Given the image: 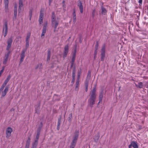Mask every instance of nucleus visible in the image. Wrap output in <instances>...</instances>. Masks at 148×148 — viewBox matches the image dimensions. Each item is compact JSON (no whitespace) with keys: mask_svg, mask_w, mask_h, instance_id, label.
Masks as SVG:
<instances>
[{"mask_svg":"<svg viewBox=\"0 0 148 148\" xmlns=\"http://www.w3.org/2000/svg\"><path fill=\"white\" fill-rule=\"evenodd\" d=\"M96 92L95 87H94L91 91L90 98L88 100L89 106L91 108L92 107L93 104L95 103L96 97Z\"/></svg>","mask_w":148,"mask_h":148,"instance_id":"nucleus-1","label":"nucleus"},{"mask_svg":"<svg viewBox=\"0 0 148 148\" xmlns=\"http://www.w3.org/2000/svg\"><path fill=\"white\" fill-rule=\"evenodd\" d=\"M58 24V21L56 20L55 13L53 12L52 13L51 15V25L52 27H54V32L56 31Z\"/></svg>","mask_w":148,"mask_h":148,"instance_id":"nucleus-2","label":"nucleus"},{"mask_svg":"<svg viewBox=\"0 0 148 148\" xmlns=\"http://www.w3.org/2000/svg\"><path fill=\"white\" fill-rule=\"evenodd\" d=\"M78 135L79 132L78 131L75 132L73 139L71 144L69 148H74L75 147L78 138Z\"/></svg>","mask_w":148,"mask_h":148,"instance_id":"nucleus-3","label":"nucleus"},{"mask_svg":"<svg viewBox=\"0 0 148 148\" xmlns=\"http://www.w3.org/2000/svg\"><path fill=\"white\" fill-rule=\"evenodd\" d=\"M8 32V27L7 22V21L5 22L3 26V29L2 32L3 36L4 37H5L7 35Z\"/></svg>","mask_w":148,"mask_h":148,"instance_id":"nucleus-4","label":"nucleus"},{"mask_svg":"<svg viewBox=\"0 0 148 148\" xmlns=\"http://www.w3.org/2000/svg\"><path fill=\"white\" fill-rule=\"evenodd\" d=\"M26 51V49H23L21 51L20 56L21 57L20 61V63H21L23 61L25 56V53Z\"/></svg>","mask_w":148,"mask_h":148,"instance_id":"nucleus-5","label":"nucleus"},{"mask_svg":"<svg viewBox=\"0 0 148 148\" xmlns=\"http://www.w3.org/2000/svg\"><path fill=\"white\" fill-rule=\"evenodd\" d=\"M12 131V129L11 127H8L7 128L6 131V138H8L11 136Z\"/></svg>","mask_w":148,"mask_h":148,"instance_id":"nucleus-6","label":"nucleus"},{"mask_svg":"<svg viewBox=\"0 0 148 148\" xmlns=\"http://www.w3.org/2000/svg\"><path fill=\"white\" fill-rule=\"evenodd\" d=\"M105 46L104 45L102 47L101 49V60L102 61L103 60L105 57Z\"/></svg>","mask_w":148,"mask_h":148,"instance_id":"nucleus-7","label":"nucleus"},{"mask_svg":"<svg viewBox=\"0 0 148 148\" xmlns=\"http://www.w3.org/2000/svg\"><path fill=\"white\" fill-rule=\"evenodd\" d=\"M9 87L7 86L5 87L4 89L1 91V97H4L6 95L7 92L8 91Z\"/></svg>","mask_w":148,"mask_h":148,"instance_id":"nucleus-8","label":"nucleus"},{"mask_svg":"<svg viewBox=\"0 0 148 148\" xmlns=\"http://www.w3.org/2000/svg\"><path fill=\"white\" fill-rule=\"evenodd\" d=\"M42 123L41 122L39 127L38 128L37 133L36 135V140H38L39 136L40 134V130H41V129L42 127Z\"/></svg>","mask_w":148,"mask_h":148,"instance_id":"nucleus-9","label":"nucleus"},{"mask_svg":"<svg viewBox=\"0 0 148 148\" xmlns=\"http://www.w3.org/2000/svg\"><path fill=\"white\" fill-rule=\"evenodd\" d=\"M47 23H46L44 25L42 28V33L41 34V38H43V36H44L46 31L47 27Z\"/></svg>","mask_w":148,"mask_h":148,"instance_id":"nucleus-10","label":"nucleus"},{"mask_svg":"<svg viewBox=\"0 0 148 148\" xmlns=\"http://www.w3.org/2000/svg\"><path fill=\"white\" fill-rule=\"evenodd\" d=\"M69 50V47L68 45H66L64 48V51L63 54V58L66 57L67 54Z\"/></svg>","mask_w":148,"mask_h":148,"instance_id":"nucleus-11","label":"nucleus"},{"mask_svg":"<svg viewBox=\"0 0 148 148\" xmlns=\"http://www.w3.org/2000/svg\"><path fill=\"white\" fill-rule=\"evenodd\" d=\"M77 5L79 8L80 13H83V6L81 1H79V3H78Z\"/></svg>","mask_w":148,"mask_h":148,"instance_id":"nucleus-12","label":"nucleus"},{"mask_svg":"<svg viewBox=\"0 0 148 148\" xmlns=\"http://www.w3.org/2000/svg\"><path fill=\"white\" fill-rule=\"evenodd\" d=\"M130 145H131V146H132L134 148H138V146L137 145V144L136 142H135L134 141H132L131 142Z\"/></svg>","mask_w":148,"mask_h":148,"instance_id":"nucleus-13","label":"nucleus"},{"mask_svg":"<svg viewBox=\"0 0 148 148\" xmlns=\"http://www.w3.org/2000/svg\"><path fill=\"white\" fill-rule=\"evenodd\" d=\"M101 14L102 15H105L106 14L107 12V10L103 6H102L101 7Z\"/></svg>","mask_w":148,"mask_h":148,"instance_id":"nucleus-14","label":"nucleus"},{"mask_svg":"<svg viewBox=\"0 0 148 148\" xmlns=\"http://www.w3.org/2000/svg\"><path fill=\"white\" fill-rule=\"evenodd\" d=\"M14 17L16 18L17 16V6L16 3L14 4Z\"/></svg>","mask_w":148,"mask_h":148,"instance_id":"nucleus-15","label":"nucleus"},{"mask_svg":"<svg viewBox=\"0 0 148 148\" xmlns=\"http://www.w3.org/2000/svg\"><path fill=\"white\" fill-rule=\"evenodd\" d=\"M19 8L18 9V12H20L21 10V8L23 6V0H19Z\"/></svg>","mask_w":148,"mask_h":148,"instance_id":"nucleus-16","label":"nucleus"},{"mask_svg":"<svg viewBox=\"0 0 148 148\" xmlns=\"http://www.w3.org/2000/svg\"><path fill=\"white\" fill-rule=\"evenodd\" d=\"M75 70H74L72 72V79L71 80V83H72L73 84L74 82L75 81Z\"/></svg>","mask_w":148,"mask_h":148,"instance_id":"nucleus-17","label":"nucleus"},{"mask_svg":"<svg viewBox=\"0 0 148 148\" xmlns=\"http://www.w3.org/2000/svg\"><path fill=\"white\" fill-rule=\"evenodd\" d=\"M76 49H75L74 51V52L73 54L72 58L71 59L72 62H74L75 61V54H76Z\"/></svg>","mask_w":148,"mask_h":148,"instance_id":"nucleus-18","label":"nucleus"},{"mask_svg":"<svg viewBox=\"0 0 148 148\" xmlns=\"http://www.w3.org/2000/svg\"><path fill=\"white\" fill-rule=\"evenodd\" d=\"M103 91H101V92H100L99 95V101L98 103H99L100 101H102V98L103 97Z\"/></svg>","mask_w":148,"mask_h":148,"instance_id":"nucleus-19","label":"nucleus"},{"mask_svg":"<svg viewBox=\"0 0 148 148\" xmlns=\"http://www.w3.org/2000/svg\"><path fill=\"white\" fill-rule=\"evenodd\" d=\"M135 84L137 87L139 88H142L143 86V83L142 82H140L138 83V84Z\"/></svg>","mask_w":148,"mask_h":148,"instance_id":"nucleus-20","label":"nucleus"},{"mask_svg":"<svg viewBox=\"0 0 148 148\" xmlns=\"http://www.w3.org/2000/svg\"><path fill=\"white\" fill-rule=\"evenodd\" d=\"M99 134H98L96 135H95V137L94 138L95 141V142H97L98 141V140L99 138Z\"/></svg>","mask_w":148,"mask_h":148,"instance_id":"nucleus-21","label":"nucleus"},{"mask_svg":"<svg viewBox=\"0 0 148 148\" xmlns=\"http://www.w3.org/2000/svg\"><path fill=\"white\" fill-rule=\"evenodd\" d=\"M38 140H35L34 142L32 144V147L36 148L38 144Z\"/></svg>","mask_w":148,"mask_h":148,"instance_id":"nucleus-22","label":"nucleus"},{"mask_svg":"<svg viewBox=\"0 0 148 148\" xmlns=\"http://www.w3.org/2000/svg\"><path fill=\"white\" fill-rule=\"evenodd\" d=\"M8 58L5 57H4L3 61V64H5L7 63V62L8 60Z\"/></svg>","mask_w":148,"mask_h":148,"instance_id":"nucleus-23","label":"nucleus"},{"mask_svg":"<svg viewBox=\"0 0 148 148\" xmlns=\"http://www.w3.org/2000/svg\"><path fill=\"white\" fill-rule=\"evenodd\" d=\"M12 42V38H9L7 40V44L8 45H11Z\"/></svg>","mask_w":148,"mask_h":148,"instance_id":"nucleus-24","label":"nucleus"},{"mask_svg":"<svg viewBox=\"0 0 148 148\" xmlns=\"http://www.w3.org/2000/svg\"><path fill=\"white\" fill-rule=\"evenodd\" d=\"M79 84V81H77L76 83V86L75 88V89L76 90H78V87Z\"/></svg>","mask_w":148,"mask_h":148,"instance_id":"nucleus-25","label":"nucleus"},{"mask_svg":"<svg viewBox=\"0 0 148 148\" xmlns=\"http://www.w3.org/2000/svg\"><path fill=\"white\" fill-rule=\"evenodd\" d=\"M89 82V79L88 78H87L84 83L85 86H88V83Z\"/></svg>","mask_w":148,"mask_h":148,"instance_id":"nucleus-26","label":"nucleus"},{"mask_svg":"<svg viewBox=\"0 0 148 148\" xmlns=\"http://www.w3.org/2000/svg\"><path fill=\"white\" fill-rule=\"evenodd\" d=\"M30 35L31 33H29L27 34L26 41H29V39L30 37Z\"/></svg>","mask_w":148,"mask_h":148,"instance_id":"nucleus-27","label":"nucleus"},{"mask_svg":"<svg viewBox=\"0 0 148 148\" xmlns=\"http://www.w3.org/2000/svg\"><path fill=\"white\" fill-rule=\"evenodd\" d=\"M5 7L6 12L8 11V3H5Z\"/></svg>","mask_w":148,"mask_h":148,"instance_id":"nucleus-28","label":"nucleus"},{"mask_svg":"<svg viewBox=\"0 0 148 148\" xmlns=\"http://www.w3.org/2000/svg\"><path fill=\"white\" fill-rule=\"evenodd\" d=\"M25 49L26 50L27 49V47L29 46V41H26Z\"/></svg>","mask_w":148,"mask_h":148,"instance_id":"nucleus-29","label":"nucleus"},{"mask_svg":"<svg viewBox=\"0 0 148 148\" xmlns=\"http://www.w3.org/2000/svg\"><path fill=\"white\" fill-rule=\"evenodd\" d=\"M5 86V85H4L3 84H2V85L1 86L0 88V93H1V91L3 90Z\"/></svg>","mask_w":148,"mask_h":148,"instance_id":"nucleus-30","label":"nucleus"},{"mask_svg":"<svg viewBox=\"0 0 148 148\" xmlns=\"http://www.w3.org/2000/svg\"><path fill=\"white\" fill-rule=\"evenodd\" d=\"M97 53V50H95L94 52V59H95L96 57V55Z\"/></svg>","mask_w":148,"mask_h":148,"instance_id":"nucleus-31","label":"nucleus"},{"mask_svg":"<svg viewBox=\"0 0 148 148\" xmlns=\"http://www.w3.org/2000/svg\"><path fill=\"white\" fill-rule=\"evenodd\" d=\"M99 46V44L98 42V41H97L96 42V44L95 46V50H97L98 49V47Z\"/></svg>","mask_w":148,"mask_h":148,"instance_id":"nucleus-32","label":"nucleus"},{"mask_svg":"<svg viewBox=\"0 0 148 148\" xmlns=\"http://www.w3.org/2000/svg\"><path fill=\"white\" fill-rule=\"evenodd\" d=\"M10 53V51H9L5 55L4 57L8 58Z\"/></svg>","mask_w":148,"mask_h":148,"instance_id":"nucleus-33","label":"nucleus"},{"mask_svg":"<svg viewBox=\"0 0 148 148\" xmlns=\"http://www.w3.org/2000/svg\"><path fill=\"white\" fill-rule=\"evenodd\" d=\"M60 123H61V119H58V121L57 125H58V126H60Z\"/></svg>","mask_w":148,"mask_h":148,"instance_id":"nucleus-34","label":"nucleus"},{"mask_svg":"<svg viewBox=\"0 0 148 148\" xmlns=\"http://www.w3.org/2000/svg\"><path fill=\"white\" fill-rule=\"evenodd\" d=\"M72 118V114H71L69 115V119L68 120L69 121H71V119Z\"/></svg>","mask_w":148,"mask_h":148,"instance_id":"nucleus-35","label":"nucleus"},{"mask_svg":"<svg viewBox=\"0 0 148 148\" xmlns=\"http://www.w3.org/2000/svg\"><path fill=\"white\" fill-rule=\"evenodd\" d=\"M11 45H8H8L7 46V47H6V50H9L10 48Z\"/></svg>","mask_w":148,"mask_h":148,"instance_id":"nucleus-36","label":"nucleus"},{"mask_svg":"<svg viewBox=\"0 0 148 148\" xmlns=\"http://www.w3.org/2000/svg\"><path fill=\"white\" fill-rule=\"evenodd\" d=\"M30 137H28V139L27 140V141L26 142V143H28L29 144L30 143Z\"/></svg>","mask_w":148,"mask_h":148,"instance_id":"nucleus-37","label":"nucleus"},{"mask_svg":"<svg viewBox=\"0 0 148 148\" xmlns=\"http://www.w3.org/2000/svg\"><path fill=\"white\" fill-rule=\"evenodd\" d=\"M11 76L10 75H9L7 77V78L5 79L9 81V80L10 79Z\"/></svg>","mask_w":148,"mask_h":148,"instance_id":"nucleus-38","label":"nucleus"},{"mask_svg":"<svg viewBox=\"0 0 148 148\" xmlns=\"http://www.w3.org/2000/svg\"><path fill=\"white\" fill-rule=\"evenodd\" d=\"M8 81L7 80L5 79V81H4V83H3V84H4L5 85H6L8 83Z\"/></svg>","mask_w":148,"mask_h":148,"instance_id":"nucleus-39","label":"nucleus"},{"mask_svg":"<svg viewBox=\"0 0 148 148\" xmlns=\"http://www.w3.org/2000/svg\"><path fill=\"white\" fill-rule=\"evenodd\" d=\"M43 20L39 19L38 21L40 24H41L43 23Z\"/></svg>","mask_w":148,"mask_h":148,"instance_id":"nucleus-40","label":"nucleus"},{"mask_svg":"<svg viewBox=\"0 0 148 148\" xmlns=\"http://www.w3.org/2000/svg\"><path fill=\"white\" fill-rule=\"evenodd\" d=\"M73 17H75L76 16V14H75V9L73 10Z\"/></svg>","mask_w":148,"mask_h":148,"instance_id":"nucleus-41","label":"nucleus"},{"mask_svg":"<svg viewBox=\"0 0 148 148\" xmlns=\"http://www.w3.org/2000/svg\"><path fill=\"white\" fill-rule=\"evenodd\" d=\"M50 55H47V61H49L50 60Z\"/></svg>","mask_w":148,"mask_h":148,"instance_id":"nucleus-42","label":"nucleus"},{"mask_svg":"<svg viewBox=\"0 0 148 148\" xmlns=\"http://www.w3.org/2000/svg\"><path fill=\"white\" fill-rule=\"evenodd\" d=\"M29 144L28 143H26V145L25 147V148H29Z\"/></svg>","mask_w":148,"mask_h":148,"instance_id":"nucleus-43","label":"nucleus"},{"mask_svg":"<svg viewBox=\"0 0 148 148\" xmlns=\"http://www.w3.org/2000/svg\"><path fill=\"white\" fill-rule=\"evenodd\" d=\"M73 21L74 23H75L76 21V17H73Z\"/></svg>","mask_w":148,"mask_h":148,"instance_id":"nucleus-44","label":"nucleus"},{"mask_svg":"<svg viewBox=\"0 0 148 148\" xmlns=\"http://www.w3.org/2000/svg\"><path fill=\"white\" fill-rule=\"evenodd\" d=\"M39 17H43V14L41 12H40Z\"/></svg>","mask_w":148,"mask_h":148,"instance_id":"nucleus-45","label":"nucleus"},{"mask_svg":"<svg viewBox=\"0 0 148 148\" xmlns=\"http://www.w3.org/2000/svg\"><path fill=\"white\" fill-rule=\"evenodd\" d=\"M51 54V51L49 49H48L47 51V55H50Z\"/></svg>","mask_w":148,"mask_h":148,"instance_id":"nucleus-46","label":"nucleus"},{"mask_svg":"<svg viewBox=\"0 0 148 148\" xmlns=\"http://www.w3.org/2000/svg\"><path fill=\"white\" fill-rule=\"evenodd\" d=\"M80 74H78L77 81H79V78H80Z\"/></svg>","mask_w":148,"mask_h":148,"instance_id":"nucleus-47","label":"nucleus"},{"mask_svg":"<svg viewBox=\"0 0 148 148\" xmlns=\"http://www.w3.org/2000/svg\"><path fill=\"white\" fill-rule=\"evenodd\" d=\"M138 2L139 4H141L142 3V0H138Z\"/></svg>","mask_w":148,"mask_h":148,"instance_id":"nucleus-48","label":"nucleus"},{"mask_svg":"<svg viewBox=\"0 0 148 148\" xmlns=\"http://www.w3.org/2000/svg\"><path fill=\"white\" fill-rule=\"evenodd\" d=\"M5 3H8L9 0H4Z\"/></svg>","mask_w":148,"mask_h":148,"instance_id":"nucleus-49","label":"nucleus"},{"mask_svg":"<svg viewBox=\"0 0 148 148\" xmlns=\"http://www.w3.org/2000/svg\"><path fill=\"white\" fill-rule=\"evenodd\" d=\"M88 76L89 77H90V72L89 71L88 72V75H87V77Z\"/></svg>","mask_w":148,"mask_h":148,"instance_id":"nucleus-50","label":"nucleus"},{"mask_svg":"<svg viewBox=\"0 0 148 148\" xmlns=\"http://www.w3.org/2000/svg\"><path fill=\"white\" fill-rule=\"evenodd\" d=\"M85 86V91L87 92L88 90V86Z\"/></svg>","mask_w":148,"mask_h":148,"instance_id":"nucleus-51","label":"nucleus"},{"mask_svg":"<svg viewBox=\"0 0 148 148\" xmlns=\"http://www.w3.org/2000/svg\"><path fill=\"white\" fill-rule=\"evenodd\" d=\"M3 70H1V71H0V76H1V74H2L3 72Z\"/></svg>","mask_w":148,"mask_h":148,"instance_id":"nucleus-52","label":"nucleus"},{"mask_svg":"<svg viewBox=\"0 0 148 148\" xmlns=\"http://www.w3.org/2000/svg\"><path fill=\"white\" fill-rule=\"evenodd\" d=\"M21 37L20 36H18L17 37V38L18 39V40L19 39H21Z\"/></svg>","mask_w":148,"mask_h":148,"instance_id":"nucleus-53","label":"nucleus"},{"mask_svg":"<svg viewBox=\"0 0 148 148\" xmlns=\"http://www.w3.org/2000/svg\"><path fill=\"white\" fill-rule=\"evenodd\" d=\"M62 6H63L64 9L65 8L66 5H65V4H63Z\"/></svg>","mask_w":148,"mask_h":148,"instance_id":"nucleus-54","label":"nucleus"},{"mask_svg":"<svg viewBox=\"0 0 148 148\" xmlns=\"http://www.w3.org/2000/svg\"><path fill=\"white\" fill-rule=\"evenodd\" d=\"M53 0H49V5H50L51 2Z\"/></svg>","mask_w":148,"mask_h":148,"instance_id":"nucleus-55","label":"nucleus"},{"mask_svg":"<svg viewBox=\"0 0 148 148\" xmlns=\"http://www.w3.org/2000/svg\"><path fill=\"white\" fill-rule=\"evenodd\" d=\"M60 126H58V125H57V129L58 130H59V129H60Z\"/></svg>","mask_w":148,"mask_h":148,"instance_id":"nucleus-56","label":"nucleus"},{"mask_svg":"<svg viewBox=\"0 0 148 148\" xmlns=\"http://www.w3.org/2000/svg\"><path fill=\"white\" fill-rule=\"evenodd\" d=\"M74 62H71V66H72L73 65V64H74Z\"/></svg>","mask_w":148,"mask_h":148,"instance_id":"nucleus-57","label":"nucleus"},{"mask_svg":"<svg viewBox=\"0 0 148 148\" xmlns=\"http://www.w3.org/2000/svg\"><path fill=\"white\" fill-rule=\"evenodd\" d=\"M43 17H39V19H41L43 20Z\"/></svg>","mask_w":148,"mask_h":148,"instance_id":"nucleus-58","label":"nucleus"},{"mask_svg":"<svg viewBox=\"0 0 148 148\" xmlns=\"http://www.w3.org/2000/svg\"><path fill=\"white\" fill-rule=\"evenodd\" d=\"M62 3L63 4H65V1L64 0H63L62 2Z\"/></svg>","mask_w":148,"mask_h":148,"instance_id":"nucleus-59","label":"nucleus"},{"mask_svg":"<svg viewBox=\"0 0 148 148\" xmlns=\"http://www.w3.org/2000/svg\"><path fill=\"white\" fill-rule=\"evenodd\" d=\"M4 67L3 66L2 67V69L1 70H3V71H4Z\"/></svg>","mask_w":148,"mask_h":148,"instance_id":"nucleus-60","label":"nucleus"},{"mask_svg":"<svg viewBox=\"0 0 148 148\" xmlns=\"http://www.w3.org/2000/svg\"><path fill=\"white\" fill-rule=\"evenodd\" d=\"M129 148H131V145H129Z\"/></svg>","mask_w":148,"mask_h":148,"instance_id":"nucleus-61","label":"nucleus"},{"mask_svg":"<svg viewBox=\"0 0 148 148\" xmlns=\"http://www.w3.org/2000/svg\"><path fill=\"white\" fill-rule=\"evenodd\" d=\"M38 65L36 67V69H37L38 68Z\"/></svg>","mask_w":148,"mask_h":148,"instance_id":"nucleus-62","label":"nucleus"},{"mask_svg":"<svg viewBox=\"0 0 148 148\" xmlns=\"http://www.w3.org/2000/svg\"><path fill=\"white\" fill-rule=\"evenodd\" d=\"M11 110H12V111H14V109H13H13H11Z\"/></svg>","mask_w":148,"mask_h":148,"instance_id":"nucleus-63","label":"nucleus"},{"mask_svg":"<svg viewBox=\"0 0 148 148\" xmlns=\"http://www.w3.org/2000/svg\"><path fill=\"white\" fill-rule=\"evenodd\" d=\"M2 1V0H0V3H1Z\"/></svg>","mask_w":148,"mask_h":148,"instance_id":"nucleus-64","label":"nucleus"}]
</instances>
